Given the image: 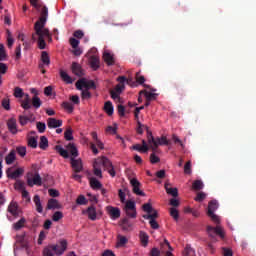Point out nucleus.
Here are the masks:
<instances>
[{"mask_svg": "<svg viewBox=\"0 0 256 256\" xmlns=\"http://www.w3.org/2000/svg\"><path fill=\"white\" fill-rule=\"evenodd\" d=\"M37 11H40V18L34 24L35 33L32 34V40L34 42L37 41L38 48L40 50H45L47 47L46 38H48L49 41H52V35L50 33V30L48 28H45L49 15V10L47 6H43V4H41V8Z\"/></svg>", "mask_w": 256, "mask_h": 256, "instance_id": "nucleus-1", "label": "nucleus"}, {"mask_svg": "<svg viewBox=\"0 0 256 256\" xmlns=\"http://www.w3.org/2000/svg\"><path fill=\"white\" fill-rule=\"evenodd\" d=\"M219 203L217 200H211L208 203V211L207 215L210 217L211 221L215 223L217 226H207V233L211 240V243H217L219 237L221 240L225 239V231L222 226H220V218L214 212L218 209Z\"/></svg>", "mask_w": 256, "mask_h": 256, "instance_id": "nucleus-2", "label": "nucleus"}, {"mask_svg": "<svg viewBox=\"0 0 256 256\" xmlns=\"http://www.w3.org/2000/svg\"><path fill=\"white\" fill-rule=\"evenodd\" d=\"M43 105V102L41 98L37 95H34L32 98L30 97L29 94H26L22 103L21 107L24 110H30L32 107L36 110L40 109L41 106Z\"/></svg>", "mask_w": 256, "mask_h": 256, "instance_id": "nucleus-3", "label": "nucleus"}, {"mask_svg": "<svg viewBox=\"0 0 256 256\" xmlns=\"http://www.w3.org/2000/svg\"><path fill=\"white\" fill-rule=\"evenodd\" d=\"M27 185L33 187L34 185L42 186L43 181L39 173L28 172L26 174Z\"/></svg>", "mask_w": 256, "mask_h": 256, "instance_id": "nucleus-4", "label": "nucleus"}, {"mask_svg": "<svg viewBox=\"0 0 256 256\" xmlns=\"http://www.w3.org/2000/svg\"><path fill=\"white\" fill-rule=\"evenodd\" d=\"M53 247H55L56 249H54V253L56 256H62L65 251H67V240L62 239L59 241L58 244H54Z\"/></svg>", "mask_w": 256, "mask_h": 256, "instance_id": "nucleus-5", "label": "nucleus"}, {"mask_svg": "<svg viewBox=\"0 0 256 256\" xmlns=\"http://www.w3.org/2000/svg\"><path fill=\"white\" fill-rule=\"evenodd\" d=\"M125 211H126L128 217H131L132 219H136L137 212H136V204L134 201L126 202Z\"/></svg>", "mask_w": 256, "mask_h": 256, "instance_id": "nucleus-6", "label": "nucleus"}, {"mask_svg": "<svg viewBox=\"0 0 256 256\" xmlns=\"http://www.w3.org/2000/svg\"><path fill=\"white\" fill-rule=\"evenodd\" d=\"M117 81L119 82V84L116 85L115 91L120 94L125 89V83L130 85L132 79H127L125 76H119Z\"/></svg>", "mask_w": 256, "mask_h": 256, "instance_id": "nucleus-7", "label": "nucleus"}, {"mask_svg": "<svg viewBox=\"0 0 256 256\" xmlns=\"http://www.w3.org/2000/svg\"><path fill=\"white\" fill-rule=\"evenodd\" d=\"M24 168H18L12 172V168L7 169L6 174L11 179H17L24 174Z\"/></svg>", "mask_w": 256, "mask_h": 256, "instance_id": "nucleus-8", "label": "nucleus"}, {"mask_svg": "<svg viewBox=\"0 0 256 256\" xmlns=\"http://www.w3.org/2000/svg\"><path fill=\"white\" fill-rule=\"evenodd\" d=\"M7 128L9 132L13 135H16L18 133L16 118H9V120H7Z\"/></svg>", "mask_w": 256, "mask_h": 256, "instance_id": "nucleus-9", "label": "nucleus"}, {"mask_svg": "<svg viewBox=\"0 0 256 256\" xmlns=\"http://www.w3.org/2000/svg\"><path fill=\"white\" fill-rule=\"evenodd\" d=\"M132 187H133V192L136 194V195H139V196H146V194L140 190V186H141V183L136 179V178H133L131 181H130Z\"/></svg>", "mask_w": 256, "mask_h": 256, "instance_id": "nucleus-10", "label": "nucleus"}, {"mask_svg": "<svg viewBox=\"0 0 256 256\" xmlns=\"http://www.w3.org/2000/svg\"><path fill=\"white\" fill-rule=\"evenodd\" d=\"M70 161L75 173H80L83 170L81 159L70 158Z\"/></svg>", "mask_w": 256, "mask_h": 256, "instance_id": "nucleus-11", "label": "nucleus"}, {"mask_svg": "<svg viewBox=\"0 0 256 256\" xmlns=\"http://www.w3.org/2000/svg\"><path fill=\"white\" fill-rule=\"evenodd\" d=\"M107 211L113 221H116V219H119V217L121 216V211L117 207L108 206Z\"/></svg>", "mask_w": 256, "mask_h": 256, "instance_id": "nucleus-12", "label": "nucleus"}, {"mask_svg": "<svg viewBox=\"0 0 256 256\" xmlns=\"http://www.w3.org/2000/svg\"><path fill=\"white\" fill-rule=\"evenodd\" d=\"M47 126L50 129H55L63 126V120H57V118H48Z\"/></svg>", "mask_w": 256, "mask_h": 256, "instance_id": "nucleus-13", "label": "nucleus"}, {"mask_svg": "<svg viewBox=\"0 0 256 256\" xmlns=\"http://www.w3.org/2000/svg\"><path fill=\"white\" fill-rule=\"evenodd\" d=\"M41 61H42L43 64L39 65L40 69H44V65L45 66H50L51 59H50L49 53L47 51H42V53H41Z\"/></svg>", "mask_w": 256, "mask_h": 256, "instance_id": "nucleus-14", "label": "nucleus"}, {"mask_svg": "<svg viewBox=\"0 0 256 256\" xmlns=\"http://www.w3.org/2000/svg\"><path fill=\"white\" fill-rule=\"evenodd\" d=\"M89 63H90V67L94 70L97 71L100 67V59L98 56L96 55H92L89 58Z\"/></svg>", "mask_w": 256, "mask_h": 256, "instance_id": "nucleus-15", "label": "nucleus"}, {"mask_svg": "<svg viewBox=\"0 0 256 256\" xmlns=\"http://www.w3.org/2000/svg\"><path fill=\"white\" fill-rule=\"evenodd\" d=\"M171 183L166 182L164 184V189H166V193H168L169 195H171L172 197H178L179 193H178V189L177 188H173L171 187Z\"/></svg>", "mask_w": 256, "mask_h": 256, "instance_id": "nucleus-16", "label": "nucleus"}, {"mask_svg": "<svg viewBox=\"0 0 256 256\" xmlns=\"http://www.w3.org/2000/svg\"><path fill=\"white\" fill-rule=\"evenodd\" d=\"M18 207H19V206H18V203L12 201V202L9 204L7 210H8L9 213L12 214L13 217H18V215H19Z\"/></svg>", "mask_w": 256, "mask_h": 256, "instance_id": "nucleus-17", "label": "nucleus"}, {"mask_svg": "<svg viewBox=\"0 0 256 256\" xmlns=\"http://www.w3.org/2000/svg\"><path fill=\"white\" fill-rule=\"evenodd\" d=\"M103 59L107 66H113L115 64L114 56L110 52L105 51L103 54Z\"/></svg>", "mask_w": 256, "mask_h": 256, "instance_id": "nucleus-18", "label": "nucleus"}, {"mask_svg": "<svg viewBox=\"0 0 256 256\" xmlns=\"http://www.w3.org/2000/svg\"><path fill=\"white\" fill-rule=\"evenodd\" d=\"M72 73L78 77L83 76L82 68L77 62H73L71 66Z\"/></svg>", "mask_w": 256, "mask_h": 256, "instance_id": "nucleus-19", "label": "nucleus"}, {"mask_svg": "<svg viewBox=\"0 0 256 256\" xmlns=\"http://www.w3.org/2000/svg\"><path fill=\"white\" fill-rule=\"evenodd\" d=\"M16 159H17L16 151L15 150H11L9 152V154L5 157V163L7 165H12L15 162Z\"/></svg>", "mask_w": 256, "mask_h": 256, "instance_id": "nucleus-20", "label": "nucleus"}, {"mask_svg": "<svg viewBox=\"0 0 256 256\" xmlns=\"http://www.w3.org/2000/svg\"><path fill=\"white\" fill-rule=\"evenodd\" d=\"M33 202L35 203L36 211L38 213H43V205H42V202H41V197L39 195H35L33 197Z\"/></svg>", "mask_w": 256, "mask_h": 256, "instance_id": "nucleus-21", "label": "nucleus"}, {"mask_svg": "<svg viewBox=\"0 0 256 256\" xmlns=\"http://www.w3.org/2000/svg\"><path fill=\"white\" fill-rule=\"evenodd\" d=\"M55 250H57V247L48 245L43 249V256H55Z\"/></svg>", "mask_w": 256, "mask_h": 256, "instance_id": "nucleus-22", "label": "nucleus"}, {"mask_svg": "<svg viewBox=\"0 0 256 256\" xmlns=\"http://www.w3.org/2000/svg\"><path fill=\"white\" fill-rule=\"evenodd\" d=\"M96 162H98L100 164V166L101 167L103 166L106 170L113 168L111 161L109 159H107L106 157H103L102 159L97 160Z\"/></svg>", "mask_w": 256, "mask_h": 256, "instance_id": "nucleus-23", "label": "nucleus"}, {"mask_svg": "<svg viewBox=\"0 0 256 256\" xmlns=\"http://www.w3.org/2000/svg\"><path fill=\"white\" fill-rule=\"evenodd\" d=\"M87 214H88V218L90 221H96L97 219V212L94 206H90L87 208L86 210Z\"/></svg>", "mask_w": 256, "mask_h": 256, "instance_id": "nucleus-24", "label": "nucleus"}, {"mask_svg": "<svg viewBox=\"0 0 256 256\" xmlns=\"http://www.w3.org/2000/svg\"><path fill=\"white\" fill-rule=\"evenodd\" d=\"M160 145H169V142L166 137L156 138V143H154V147H152V151L157 150V148Z\"/></svg>", "mask_w": 256, "mask_h": 256, "instance_id": "nucleus-25", "label": "nucleus"}, {"mask_svg": "<svg viewBox=\"0 0 256 256\" xmlns=\"http://www.w3.org/2000/svg\"><path fill=\"white\" fill-rule=\"evenodd\" d=\"M104 111L108 114V116H112L114 112V106L110 100L106 101L104 104Z\"/></svg>", "mask_w": 256, "mask_h": 256, "instance_id": "nucleus-26", "label": "nucleus"}, {"mask_svg": "<svg viewBox=\"0 0 256 256\" xmlns=\"http://www.w3.org/2000/svg\"><path fill=\"white\" fill-rule=\"evenodd\" d=\"M59 208H61V205H59V201H57L56 199L48 200L47 209L52 210V209H59Z\"/></svg>", "mask_w": 256, "mask_h": 256, "instance_id": "nucleus-27", "label": "nucleus"}, {"mask_svg": "<svg viewBox=\"0 0 256 256\" xmlns=\"http://www.w3.org/2000/svg\"><path fill=\"white\" fill-rule=\"evenodd\" d=\"M60 78L63 80V82H65L66 84H72L73 80L72 78L69 76V74L67 72H65L64 70H60Z\"/></svg>", "mask_w": 256, "mask_h": 256, "instance_id": "nucleus-28", "label": "nucleus"}, {"mask_svg": "<svg viewBox=\"0 0 256 256\" xmlns=\"http://www.w3.org/2000/svg\"><path fill=\"white\" fill-rule=\"evenodd\" d=\"M49 147V140L46 136L40 137L39 148L41 150H47Z\"/></svg>", "mask_w": 256, "mask_h": 256, "instance_id": "nucleus-29", "label": "nucleus"}, {"mask_svg": "<svg viewBox=\"0 0 256 256\" xmlns=\"http://www.w3.org/2000/svg\"><path fill=\"white\" fill-rule=\"evenodd\" d=\"M141 94L145 95L147 101H154L157 98V94L156 93H152V92H149V91H146V90L140 91V95Z\"/></svg>", "mask_w": 256, "mask_h": 256, "instance_id": "nucleus-30", "label": "nucleus"}, {"mask_svg": "<svg viewBox=\"0 0 256 256\" xmlns=\"http://www.w3.org/2000/svg\"><path fill=\"white\" fill-rule=\"evenodd\" d=\"M25 223L26 219L21 218L19 221L13 224V229H15V231H20V229H23V227L25 226Z\"/></svg>", "mask_w": 256, "mask_h": 256, "instance_id": "nucleus-31", "label": "nucleus"}, {"mask_svg": "<svg viewBox=\"0 0 256 256\" xmlns=\"http://www.w3.org/2000/svg\"><path fill=\"white\" fill-rule=\"evenodd\" d=\"M93 169H94V175L99 177V178H102V171H101L100 163L95 161L94 164H93Z\"/></svg>", "mask_w": 256, "mask_h": 256, "instance_id": "nucleus-32", "label": "nucleus"}, {"mask_svg": "<svg viewBox=\"0 0 256 256\" xmlns=\"http://www.w3.org/2000/svg\"><path fill=\"white\" fill-rule=\"evenodd\" d=\"M160 248H162V252H165L167 249L170 250L168 252L173 251V248H172V246L170 245V243L167 239H164V242L160 243Z\"/></svg>", "mask_w": 256, "mask_h": 256, "instance_id": "nucleus-33", "label": "nucleus"}, {"mask_svg": "<svg viewBox=\"0 0 256 256\" xmlns=\"http://www.w3.org/2000/svg\"><path fill=\"white\" fill-rule=\"evenodd\" d=\"M203 188H204V184L201 180H195L192 183V189L193 190L199 191V190H202Z\"/></svg>", "mask_w": 256, "mask_h": 256, "instance_id": "nucleus-34", "label": "nucleus"}, {"mask_svg": "<svg viewBox=\"0 0 256 256\" xmlns=\"http://www.w3.org/2000/svg\"><path fill=\"white\" fill-rule=\"evenodd\" d=\"M140 240H141L143 246L147 247L148 242H149V236L147 235V233L141 231L140 232Z\"/></svg>", "mask_w": 256, "mask_h": 256, "instance_id": "nucleus-35", "label": "nucleus"}, {"mask_svg": "<svg viewBox=\"0 0 256 256\" xmlns=\"http://www.w3.org/2000/svg\"><path fill=\"white\" fill-rule=\"evenodd\" d=\"M147 138H148V143L150 144V148L153 149L155 147V143L157 139H154L152 132L150 130L147 131Z\"/></svg>", "mask_w": 256, "mask_h": 256, "instance_id": "nucleus-36", "label": "nucleus"}, {"mask_svg": "<svg viewBox=\"0 0 256 256\" xmlns=\"http://www.w3.org/2000/svg\"><path fill=\"white\" fill-rule=\"evenodd\" d=\"M67 149L71 153V155L73 156L71 158L75 159V157L78 156V151H77L76 147L73 144H71V143L68 144Z\"/></svg>", "mask_w": 256, "mask_h": 256, "instance_id": "nucleus-37", "label": "nucleus"}, {"mask_svg": "<svg viewBox=\"0 0 256 256\" xmlns=\"http://www.w3.org/2000/svg\"><path fill=\"white\" fill-rule=\"evenodd\" d=\"M62 107L68 112V113H72L74 110V106L73 104H71V102L68 101H64L62 103Z\"/></svg>", "mask_w": 256, "mask_h": 256, "instance_id": "nucleus-38", "label": "nucleus"}, {"mask_svg": "<svg viewBox=\"0 0 256 256\" xmlns=\"http://www.w3.org/2000/svg\"><path fill=\"white\" fill-rule=\"evenodd\" d=\"M56 151L63 157V158H69V152L61 146H56Z\"/></svg>", "mask_w": 256, "mask_h": 256, "instance_id": "nucleus-39", "label": "nucleus"}, {"mask_svg": "<svg viewBox=\"0 0 256 256\" xmlns=\"http://www.w3.org/2000/svg\"><path fill=\"white\" fill-rule=\"evenodd\" d=\"M127 243H128V239L125 236L118 235V242H117L118 247H123Z\"/></svg>", "mask_w": 256, "mask_h": 256, "instance_id": "nucleus-40", "label": "nucleus"}, {"mask_svg": "<svg viewBox=\"0 0 256 256\" xmlns=\"http://www.w3.org/2000/svg\"><path fill=\"white\" fill-rule=\"evenodd\" d=\"M90 185L93 189H100L102 187V184L96 178L90 179Z\"/></svg>", "mask_w": 256, "mask_h": 256, "instance_id": "nucleus-41", "label": "nucleus"}, {"mask_svg": "<svg viewBox=\"0 0 256 256\" xmlns=\"http://www.w3.org/2000/svg\"><path fill=\"white\" fill-rule=\"evenodd\" d=\"M1 105L6 111L11 110V105H10V99L9 98H3L2 102H1Z\"/></svg>", "mask_w": 256, "mask_h": 256, "instance_id": "nucleus-42", "label": "nucleus"}, {"mask_svg": "<svg viewBox=\"0 0 256 256\" xmlns=\"http://www.w3.org/2000/svg\"><path fill=\"white\" fill-rule=\"evenodd\" d=\"M144 129L147 131L149 130L148 126H145L144 124H141V122L138 120L137 122V133L142 135L144 133Z\"/></svg>", "mask_w": 256, "mask_h": 256, "instance_id": "nucleus-43", "label": "nucleus"}, {"mask_svg": "<svg viewBox=\"0 0 256 256\" xmlns=\"http://www.w3.org/2000/svg\"><path fill=\"white\" fill-rule=\"evenodd\" d=\"M28 146L36 149L38 147V140L35 137H30L28 139Z\"/></svg>", "mask_w": 256, "mask_h": 256, "instance_id": "nucleus-44", "label": "nucleus"}, {"mask_svg": "<svg viewBox=\"0 0 256 256\" xmlns=\"http://www.w3.org/2000/svg\"><path fill=\"white\" fill-rule=\"evenodd\" d=\"M36 127L39 133H45L47 129L45 122H37Z\"/></svg>", "mask_w": 256, "mask_h": 256, "instance_id": "nucleus-45", "label": "nucleus"}, {"mask_svg": "<svg viewBox=\"0 0 256 256\" xmlns=\"http://www.w3.org/2000/svg\"><path fill=\"white\" fill-rule=\"evenodd\" d=\"M184 174H192V162L188 161L187 163H185L184 165Z\"/></svg>", "mask_w": 256, "mask_h": 256, "instance_id": "nucleus-46", "label": "nucleus"}, {"mask_svg": "<svg viewBox=\"0 0 256 256\" xmlns=\"http://www.w3.org/2000/svg\"><path fill=\"white\" fill-rule=\"evenodd\" d=\"M24 96L23 89L20 87H15L14 88V97L15 98H22Z\"/></svg>", "mask_w": 256, "mask_h": 256, "instance_id": "nucleus-47", "label": "nucleus"}, {"mask_svg": "<svg viewBox=\"0 0 256 256\" xmlns=\"http://www.w3.org/2000/svg\"><path fill=\"white\" fill-rule=\"evenodd\" d=\"M7 58L5 47L3 44H0V61H4Z\"/></svg>", "mask_w": 256, "mask_h": 256, "instance_id": "nucleus-48", "label": "nucleus"}, {"mask_svg": "<svg viewBox=\"0 0 256 256\" xmlns=\"http://www.w3.org/2000/svg\"><path fill=\"white\" fill-rule=\"evenodd\" d=\"M63 217V212L61 211H56L53 216H52V221H61V218Z\"/></svg>", "mask_w": 256, "mask_h": 256, "instance_id": "nucleus-49", "label": "nucleus"}, {"mask_svg": "<svg viewBox=\"0 0 256 256\" xmlns=\"http://www.w3.org/2000/svg\"><path fill=\"white\" fill-rule=\"evenodd\" d=\"M64 138L66 139V141H72L73 140L71 128H67V130L64 132Z\"/></svg>", "mask_w": 256, "mask_h": 256, "instance_id": "nucleus-50", "label": "nucleus"}, {"mask_svg": "<svg viewBox=\"0 0 256 256\" xmlns=\"http://www.w3.org/2000/svg\"><path fill=\"white\" fill-rule=\"evenodd\" d=\"M130 227H132V225L130 224L129 220L127 218L123 219V221H122V229L124 231H129Z\"/></svg>", "mask_w": 256, "mask_h": 256, "instance_id": "nucleus-51", "label": "nucleus"}, {"mask_svg": "<svg viewBox=\"0 0 256 256\" xmlns=\"http://www.w3.org/2000/svg\"><path fill=\"white\" fill-rule=\"evenodd\" d=\"M8 71V66L7 64L0 62V79L2 75H5Z\"/></svg>", "mask_w": 256, "mask_h": 256, "instance_id": "nucleus-52", "label": "nucleus"}, {"mask_svg": "<svg viewBox=\"0 0 256 256\" xmlns=\"http://www.w3.org/2000/svg\"><path fill=\"white\" fill-rule=\"evenodd\" d=\"M87 199L85 198L84 195H79L78 198L76 199V203L78 205H86L87 204Z\"/></svg>", "mask_w": 256, "mask_h": 256, "instance_id": "nucleus-53", "label": "nucleus"}, {"mask_svg": "<svg viewBox=\"0 0 256 256\" xmlns=\"http://www.w3.org/2000/svg\"><path fill=\"white\" fill-rule=\"evenodd\" d=\"M30 118H28V116H19V124L21 126H25L29 123Z\"/></svg>", "mask_w": 256, "mask_h": 256, "instance_id": "nucleus-54", "label": "nucleus"}, {"mask_svg": "<svg viewBox=\"0 0 256 256\" xmlns=\"http://www.w3.org/2000/svg\"><path fill=\"white\" fill-rule=\"evenodd\" d=\"M30 4L36 9L40 10L42 8V3H40V0H29Z\"/></svg>", "mask_w": 256, "mask_h": 256, "instance_id": "nucleus-55", "label": "nucleus"}, {"mask_svg": "<svg viewBox=\"0 0 256 256\" xmlns=\"http://www.w3.org/2000/svg\"><path fill=\"white\" fill-rule=\"evenodd\" d=\"M21 194H22V198L25 199L26 203H31L30 194L26 189L21 191Z\"/></svg>", "mask_w": 256, "mask_h": 256, "instance_id": "nucleus-56", "label": "nucleus"}, {"mask_svg": "<svg viewBox=\"0 0 256 256\" xmlns=\"http://www.w3.org/2000/svg\"><path fill=\"white\" fill-rule=\"evenodd\" d=\"M170 215L171 217L175 220V221H178L179 219V212L176 208H171L170 209Z\"/></svg>", "mask_w": 256, "mask_h": 256, "instance_id": "nucleus-57", "label": "nucleus"}, {"mask_svg": "<svg viewBox=\"0 0 256 256\" xmlns=\"http://www.w3.org/2000/svg\"><path fill=\"white\" fill-rule=\"evenodd\" d=\"M136 82L139 84V85H143L144 82H145V77L143 75H141L140 72H137L136 73Z\"/></svg>", "mask_w": 256, "mask_h": 256, "instance_id": "nucleus-58", "label": "nucleus"}, {"mask_svg": "<svg viewBox=\"0 0 256 256\" xmlns=\"http://www.w3.org/2000/svg\"><path fill=\"white\" fill-rule=\"evenodd\" d=\"M85 86H86V80L85 79H80L76 82L77 90H82V88H85Z\"/></svg>", "mask_w": 256, "mask_h": 256, "instance_id": "nucleus-59", "label": "nucleus"}, {"mask_svg": "<svg viewBox=\"0 0 256 256\" xmlns=\"http://www.w3.org/2000/svg\"><path fill=\"white\" fill-rule=\"evenodd\" d=\"M16 151H17L18 155L21 156V157H25L26 154H27L26 147H17Z\"/></svg>", "mask_w": 256, "mask_h": 256, "instance_id": "nucleus-60", "label": "nucleus"}, {"mask_svg": "<svg viewBox=\"0 0 256 256\" xmlns=\"http://www.w3.org/2000/svg\"><path fill=\"white\" fill-rule=\"evenodd\" d=\"M15 189L20 190L21 192H23V190H26L25 183L22 182V181H17L15 183Z\"/></svg>", "mask_w": 256, "mask_h": 256, "instance_id": "nucleus-61", "label": "nucleus"}, {"mask_svg": "<svg viewBox=\"0 0 256 256\" xmlns=\"http://www.w3.org/2000/svg\"><path fill=\"white\" fill-rule=\"evenodd\" d=\"M206 198V194L204 192L197 193V196L194 198L197 202H202Z\"/></svg>", "mask_w": 256, "mask_h": 256, "instance_id": "nucleus-62", "label": "nucleus"}, {"mask_svg": "<svg viewBox=\"0 0 256 256\" xmlns=\"http://www.w3.org/2000/svg\"><path fill=\"white\" fill-rule=\"evenodd\" d=\"M160 162V158L156 156L154 153L150 154V163L156 164Z\"/></svg>", "mask_w": 256, "mask_h": 256, "instance_id": "nucleus-63", "label": "nucleus"}, {"mask_svg": "<svg viewBox=\"0 0 256 256\" xmlns=\"http://www.w3.org/2000/svg\"><path fill=\"white\" fill-rule=\"evenodd\" d=\"M143 209H144V211H146L149 214L152 213V211H153V207L150 203L144 204Z\"/></svg>", "mask_w": 256, "mask_h": 256, "instance_id": "nucleus-64", "label": "nucleus"}]
</instances>
